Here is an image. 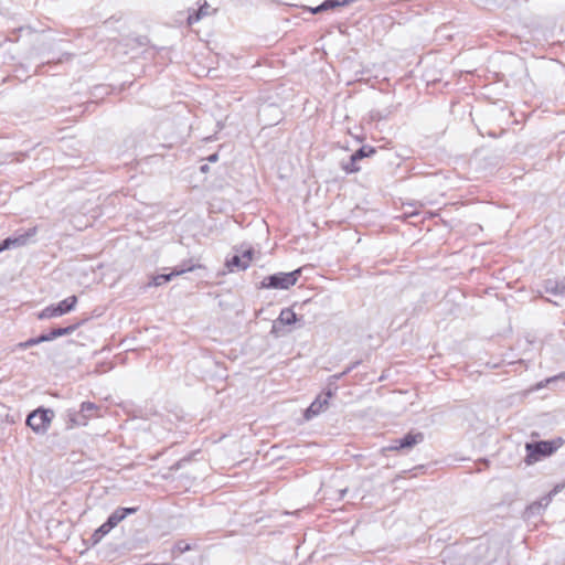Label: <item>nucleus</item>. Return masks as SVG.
Segmentation results:
<instances>
[{"label": "nucleus", "mask_w": 565, "mask_h": 565, "mask_svg": "<svg viewBox=\"0 0 565 565\" xmlns=\"http://www.w3.org/2000/svg\"><path fill=\"white\" fill-rule=\"evenodd\" d=\"M216 10L212 9L211 6L207 2H204L198 10L189 11V14L186 17V22L189 25H192L196 22H199L204 17H210L213 13H215Z\"/></svg>", "instance_id": "9d476101"}, {"label": "nucleus", "mask_w": 565, "mask_h": 565, "mask_svg": "<svg viewBox=\"0 0 565 565\" xmlns=\"http://www.w3.org/2000/svg\"><path fill=\"white\" fill-rule=\"evenodd\" d=\"M113 529L107 523H103L93 534V539L95 542L99 541L103 536L108 534Z\"/></svg>", "instance_id": "6ab92c4d"}, {"label": "nucleus", "mask_w": 565, "mask_h": 565, "mask_svg": "<svg viewBox=\"0 0 565 565\" xmlns=\"http://www.w3.org/2000/svg\"><path fill=\"white\" fill-rule=\"evenodd\" d=\"M347 492H348V488H344V489L339 490V498H340V499H343V498H344V495L347 494Z\"/></svg>", "instance_id": "bb28decb"}, {"label": "nucleus", "mask_w": 565, "mask_h": 565, "mask_svg": "<svg viewBox=\"0 0 565 565\" xmlns=\"http://www.w3.org/2000/svg\"><path fill=\"white\" fill-rule=\"evenodd\" d=\"M194 269V266L193 265H181V266H178L175 267L171 273L169 274H160V275H157L152 278V281L149 284L150 286H161L163 284H167L168 281H170L172 279V277H175V276H179V275H182L186 271H192Z\"/></svg>", "instance_id": "1a4fd4ad"}, {"label": "nucleus", "mask_w": 565, "mask_h": 565, "mask_svg": "<svg viewBox=\"0 0 565 565\" xmlns=\"http://www.w3.org/2000/svg\"><path fill=\"white\" fill-rule=\"evenodd\" d=\"M217 160H218V154L217 153H213V154L207 157V161L209 162H216Z\"/></svg>", "instance_id": "393cba45"}, {"label": "nucleus", "mask_w": 565, "mask_h": 565, "mask_svg": "<svg viewBox=\"0 0 565 565\" xmlns=\"http://www.w3.org/2000/svg\"><path fill=\"white\" fill-rule=\"evenodd\" d=\"M138 508H117L107 519V526L114 529L118 523L126 519L127 515L134 514Z\"/></svg>", "instance_id": "9b49d317"}, {"label": "nucleus", "mask_w": 565, "mask_h": 565, "mask_svg": "<svg viewBox=\"0 0 565 565\" xmlns=\"http://www.w3.org/2000/svg\"><path fill=\"white\" fill-rule=\"evenodd\" d=\"M180 463H181L180 461H179V462H177V465H175V467H174V468H175V469L180 468Z\"/></svg>", "instance_id": "c85d7f7f"}, {"label": "nucleus", "mask_w": 565, "mask_h": 565, "mask_svg": "<svg viewBox=\"0 0 565 565\" xmlns=\"http://www.w3.org/2000/svg\"><path fill=\"white\" fill-rule=\"evenodd\" d=\"M373 153H375V149L373 147L363 146L351 156V161L362 160L363 158L370 157Z\"/></svg>", "instance_id": "dca6fc26"}, {"label": "nucleus", "mask_w": 565, "mask_h": 565, "mask_svg": "<svg viewBox=\"0 0 565 565\" xmlns=\"http://www.w3.org/2000/svg\"><path fill=\"white\" fill-rule=\"evenodd\" d=\"M550 500H551V499H550V497H545V498H543L540 502H534V503H532V504L527 508L529 512H530V513H532V514H534V513H539V512H540V510H541L542 508H545V507H547V505H548Z\"/></svg>", "instance_id": "a211bd4d"}, {"label": "nucleus", "mask_w": 565, "mask_h": 565, "mask_svg": "<svg viewBox=\"0 0 565 565\" xmlns=\"http://www.w3.org/2000/svg\"><path fill=\"white\" fill-rule=\"evenodd\" d=\"M334 391L331 388H328L327 392H324L323 396H318L310 406L306 409L305 417L306 419H311L312 417L319 415L324 406L328 405L329 399L333 396Z\"/></svg>", "instance_id": "6e6552de"}, {"label": "nucleus", "mask_w": 565, "mask_h": 565, "mask_svg": "<svg viewBox=\"0 0 565 565\" xmlns=\"http://www.w3.org/2000/svg\"><path fill=\"white\" fill-rule=\"evenodd\" d=\"M190 550H191V545L189 543H186L184 541H179V542L175 543L172 552H173V554L180 555V554H183V553H185V552H188Z\"/></svg>", "instance_id": "412c9836"}, {"label": "nucleus", "mask_w": 565, "mask_h": 565, "mask_svg": "<svg viewBox=\"0 0 565 565\" xmlns=\"http://www.w3.org/2000/svg\"><path fill=\"white\" fill-rule=\"evenodd\" d=\"M42 342H46V338L44 334H41L36 338H31L24 342H20L15 345L17 349H21V350H25L30 347H33V345H36V344H40Z\"/></svg>", "instance_id": "f3484780"}, {"label": "nucleus", "mask_w": 565, "mask_h": 565, "mask_svg": "<svg viewBox=\"0 0 565 565\" xmlns=\"http://www.w3.org/2000/svg\"><path fill=\"white\" fill-rule=\"evenodd\" d=\"M76 303H77V297L70 296V297L65 298L64 300L60 301L57 305H51V306L44 308L38 315V318L40 320H43V319L61 317L72 310H74Z\"/></svg>", "instance_id": "20e7f679"}, {"label": "nucleus", "mask_w": 565, "mask_h": 565, "mask_svg": "<svg viewBox=\"0 0 565 565\" xmlns=\"http://www.w3.org/2000/svg\"><path fill=\"white\" fill-rule=\"evenodd\" d=\"M353 369V366H349L347 370H344L343 372L339 373V374H334L330 377V382H329V386L331 385H334L335 382L338 380H340L341 377H343L345 374H348L351 370Z\"/></svg>", "instance_id": "5701e85b"}, {"label": "nucleus", "mask_w": 565, "mask_h": 565, "mask_svg": "<svg viewBox=\"0 0 565 565\" xmlns=\"http://www.w3.org/2000/svg\"><path fill=\"white\" fill-rule=\"evenodd\" d=\"M557 447L554 441L527 443L525 446L527 457L533 460H539L542 456L552 455Z\"/></svg>", "instance_id": "39448f33"}, {"label": "nucleus", "mask_w": 565, "mask_h": 565, "mask_svg": "<svg viewBox=\"0 0 565 565\" xmlns=\"http://www.w3.org/2000/svg\"><path fill=\"white\" fill-rule=\"evenodd\" d=\"M558 379L565 380V372L561 373L558 376L548 379L547 382H552V381H555V380H558Z\"/></svg>", "instance_id": "a878e982"}, {"label": "nucleus", "mask_w": 565, "mask_h": 565, "mask_svg": "<svg viewBox=\"0 0 565 565\" xmlns=\"http://www.w3.org/2000/svg\"><path fill=\"white\" fill-rule=\"evenodd\" d=\"M100 407L92 402H83L79 411L68 409L66 412L67 428H74L76 426H86L89 419L99 416Z\"/></svg>", "instance_id": "f257e3e1"}, {"label": "nucleus", "mask_w": 565, "mask_h": 565, "mask_svg": "<svg viewBox=\"0 0 565 565\" xmlns=\"http://www.w3.org/2000/svg\"><path fill=\"white\" fill-rule=\"evenodd\" d=\"M297 321V315L289 308L282 309L276 322H274L273 331L276 330L277 323L291 326Z\"/></svg>", "instance_id": "f8f14e48"}, {"label": "nucleus", "mask_w": 565, "mask_h": 565, "mask_svg": "<svg viewBox=\"0 0 565 565\" xmlns=\"http://www.w3.org/2000/svg\"><path fill=\"white\" fill-rule=\"evenodd\" d=\"M81 323H75L64 328H55L50 333L44 334L47 341H52L58 337L72 334Z\"/></svg>", "instance_id": "ddd939ff"}, {"label": "nucleus", "mask_w": 565, "mask_h": 565, "mask_svg": "<svg viewBox=\"0 0 565 565\" xmlns=\"http://www.w3.org/2000/svg\"><path fill=\"white\" fill-rule=\"evenodd\" d=\"M388 114H390L388 110H386L385 113H382L380 110H371L370 111V118L372 120H382V119L387 118Z\"/></svg>", "instance_id": "4be33fe9"}, {"label": "nucleus", "mask_w": 565, "mask_h": 565, "mask_svg": "<svg viewBox=\"0 0 565 565\" xmlns=\"http://www.w3.org/2000/svg\"><path fill=\"white\" fill-rule=\"evenodd\" d=\"M354 0H326L320 6L312 10L313 13H318L323 10L333 9L335 7H342L352 3Z\"/></svg>", "instance_id": "4468645a"}, {"label": "nucleus", "mask_w": 565, "mask_h": 565, "mask_svg": "<svg viewBox=\"0 0 565 565\" xmlns=\"http://www.w3.org/2000/svg\"><path fill=\"white\" fill-rule=\"evenodd\" d=\"M301 268L290 273H277L267 276L262 281V287L267 289H289L295 286L300 277Z\"/></svg>", "instance_id": "f03ea898"}, {"label": "nucleus", "mask_w": 565, "mask_h": 565, "mask_svg": "<svg viewBox=\"0 0 565 565\" xmlns=\"http://www.w3.org/2000/svg\"><path fill=\"white\" fill-rule=\"evenodd\" d=\"M424 440V434L418 433H408L404 437L399 439L393 440L392 445L388 446V450H401V449H409L415 445L422 443Z\"/></svg>", "instance_id": "0eeeda50"}, {"label": "nucleus", "mask_w": 565, "mask_h": 565, "mask_svg": "<svg viewBox=\"0 0 565 565\" xmlns=\"http://www.w3.org/2000/svg\"><path fill=\"white\" fill-rule=\"evenodd\" d=\"M358 161H349V163L344 164L342 168L349 172V173H353V172H358L360 170V167L356 164Z\"/></svg>", "instance_id": "b1692460"}, {"label": "nucleus", "mask_w": 565, "mask_h": 565, "mask_svg": "<svg viewBox=\"0 0 565 565\" xmlns=\"http://www.w3.org/2000/svg\"><path fill=\"white\" fill-rule=\"evenodd\" d=\"M546 291L555 295H565V278L558 281H548Z\"/></svg>", "instance_id": "2eb2a0df"}, {"label": "nucleus", "mask_w": 565, "mask_h": 565, "mask_svg": "<svg viewBox=\"0 0 565 565\" xmlns=\"http://www.w3.org/2000/svg\"><path fill=\"white\" fill-rule=\"evenodd\" d=\"M54 418V412L50 408L40 407L29 414L26 425L36 434H45Z\"/></svg>", "instance_id": "7ed1b4c3"}, {"label": "nucleus", "mask_w": 565, "mask_h": 565, "mask_svg": "<svg viewBox=\"0 0 565 565\" xmlns=\"http://www.w3.org/2000/svg\"><path fill=\"white\" fill-rule=\"evenodd\" d=\"M200 170L203 172V173H206L209 171V166L207 164H203L201 166Z\"/></svg>", "instance_id": "cd10ccee"}, {"label": "nucleus", "mask_w": 565, "mask_h": 565, "mask_svg": "<svg viewBox=\"0 0 565 565\" xmlns=\"http://www.w3.org/2000/svg\"><path fill=\"white\" fill-rule=\"evenodd\" d=\"M253 250H244L241 255L234 254L226 259V267L230 271L245 270L252 262Z\"/></svg>", "instance_id": "423d86ee"}, {"label": "nucleus", "mask_w": 565, "mask_h": 565, "mask_svg": "<svg viewBox=\"0 0 565 565\" xmlns=\"http://www.w3.org/2000/svg\"><path fill=\"white\" fill-rule=\"evenodd\" d=\"M22 243V239L21 238H6L4 241H2L0 243V253L10 248V246H14V245H20Z\"/></svg>", "instance_id": "aec40b11"}]
</instances>
